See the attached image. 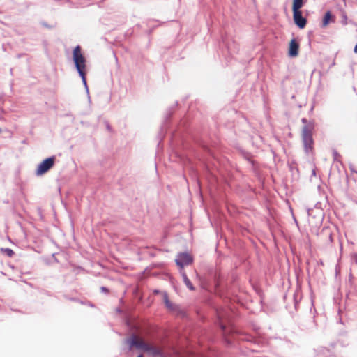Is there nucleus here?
<instances>
[{"label":"nucleus","mask_w":357,"mask_h":357,"mask_svg":"<svg viewBox=\"0 0 357 357\" xmlns=\"http://www.w3.org/2000/svg\"><path fill=\"white\" fill-rule=\"evenodd\" d=\"M290 169L293 171L294 168L291 166H290Z\"/></svg>","instance_id":"obj_37"},{"label":"nucleus","mask_w":357,"mask_h":357,"mask_svg":"<svg viewBox=\"0 0 357 357\" xmlns=\"http://www.w3.org/2000/svg\"><path fill=\"white\" fill-rule=\"evenodd\" d=\"M41 25L45 28H47L49 29H52L54 28V26L53 25H50L49 24H47V22H41Z\"/></svg>","instance_id":"obj_22"},{"label":"nucleus","mask_w":357,"mask_h":357,"mask_svg":"<svg viewBox=\"0 0 357 357\" xmlns=\"http://www.w3.org/2000/svg\"><path fill=\"white\" fill-rule=\"evenodd\" d=\"M300 299H298L297 296L296 294L294 295V307L296 309L298 304H299Z\"/></svg>","instance_id":"obj_23"},{"label":"nucleus","mask_w":357,"mask_h":357,"mask_svg":"<svg viewBox=\"0 0 357 357\" xmlns=\"http://www.w3.org/2000/svg\"><path fill=\"white\" fill-rule=\"evenodd\" d=\"M170 300L169 299V296H168V294L167 292H164L163 293V301H164V303H165L166 302H168Z\"/></svg>","instance_id":"obj_26"},{"label":"nucleus","mask_w":357,"mask_h":357,"mask_svg":"<svg viewBox=\"0 0 357 357\" xmlns=\"http://www.w3.org/2000/svg\"><path fill=\"white\" fill-rule=\"evenodd\" d=\"M116 312H119V313H121V310L119 307H117L116 308Z\"/></svg>","instance_id":"obj_33"},{"label":"nucleus","mask_w":357,"mask_h":357,"mask_svg":"<svg viewBox=\"0 0 357 357\" xmlns=\"http://www.w3.org/2000/svg\"><path fill=\"white\" fill-rule=\"evenodd\" d=\"M242 156L251 165V167H252V169L253 170V172H255V173H258V172H259L258 163L252 159V155H251V153H250L248 152L243 151L242 153Z\"/></svg>","instance_id":"obj_11"},{"label":"nucleus","mask_w":357,"mask_h":357,"mask_svg":"<svg viewBox=\"0 0 357 357\" xmlns=\"http://www.w3.org/2000/svg\"><path fill=\"white\" fill-rule=\"evenodd\" d=\"M344 1H345V0H343Z\"/></svg>","instance_id":"obj_39"},{"label":"nucleus","mask_w":357,"mask_h":357,"mask_svg":"<svg viewBox=\"0 0 357 357\" xmlns=\"http://www.w3.org/2000/svg\"><path fill=\"white\" fill-rule=\"evenodd\" d=\"M180 273L183 278V281L184 284H185V286L187 287V288L190 291H195V287L193 285V284L192 283V282L190 281V280L188 278L185 271L180 270Z\"/></svg>","instance_id":"obj_14"},{"label":"nucleus","mask_w":357,"mask_h":357,"mask_svg":"<svg viewBox=\"0 0 357 357\" xmlns=\"http://www.w3.org/2000/svg\"><path fill=\"white\" fill-rule=\"evenodd\" d=\"M72 59L74 67L79 74V76L82 79V82L89 96V99L90 100L89 86L86 81L87 61L84 54L82 52V47L80 45H77L73 48L72 52Z\"/></svg>","instance_id":"obj_2"},{"label":"nucleus","mask_w":357,"mask_h":357,"mask_svg":"<svg viewBox=\"0 0 357 357\" xmlns=\"http://www.w3.org/2000/svg\"><path fill=\"white\" fill-rule=\"evenodd\" d=\"M353 278H354V276H353L352 273H350V274L349 275V279L347 281V286L349 287L350 288H353V286H354Z\"/></svg>","instance_id":"obj_19"},{"label":"nucleus","mask_w":357,"mask_h":357,"mask_svg":"<svg viewBox=\"0 0 357 357\" xmlns=\"http://www.w3.org/2000/svg\"><path fill=\"white\" fill-rule=\"evenodd\" d=\"M306 0H293L292 1V11H299L300 9L305 5Z\"/></svg>","instance_id":"obj_15"},{"label":"nucleus","mask_w":357,"mask_h":357,"mask_svg":"<svg viewBox=\"0 0 357 357\" xmlns=\"http://www.w3.org/2000/svg\"><path fill=\"white\" fill-rule=\"evenodd\" d=\"M341 23L343 24V25H346L348 23V18H347V14L343 12L342 13V20H341Z\"/></svg>","instance_id":"obj_21"},{"label":"nucleus","mask_w":357,"mask_h":357,"mask_svg":"<svg viewBox=\"0 0 357 357\" xmlns=\"http://www.w3.org/2000/svg\"><path fill=\"white\" fill-rule=\"evenodd\" d=\"M178 105V102H176L175 105L171 107L165 114L158 135L159 139L158 149L162 150V142L167 135H169L168 143L172 151L185 146V139L181 131V127L185 128L186 126V121L182 118L176 124H174L172 121L174 113Z\"/></svg>","instance_id":"obj_1"},{"label":"nucleus","mask_w":357,"mask_h":357,"mask_svg":"<svg viewBox=\"0 0 357 357\" xmlns=\"http://www.w3.org/2000/svg\"><path fill=\"white\" fill-rule=\"evenodd\" d=\"M137 357H144L143 354H139Z\"/></svg>","instance_id":"obj_35"},{"label":"nucleus","mask_w":357,"mask_h":357,"mask_svg":"<svg viewBox=\"0 0 357 357\" xmlns=\"http://www.w3.org/2000/svg\"><path fill=\"white\" fill-rule=\"evenodd\" d=\"M335 20V16L333 15L331 11L327 10L323 17H322V22L321 24V28L326 27L331 22H334Z\"/></svg>","instance_id":"obj_12"},{"label":"nucleus","mask_w":357,"mask_h":357,"mask_svg":"<svg viewBox=\"0 0 357 357\" xmlns=\"http://www.w3.org/2000/svg\"><path fill=\"white\" fill-rule=\"evenodd\" d=\"M100 291H101V292L105 293V294H109V288H107V287H104V286L100 287Z\"/></svg>","instance_id":"obj_25"},{"label":"nucleus","mask_w":357,"mask_h":357,"mask_svg":"<svg viewBox=\"0 0 357 357\" xmlns=\"http://www.w3.org/2000/svg\"><path fill=\"white\" fill-rule=\"evenodd\" d=\"M56 156L52 155L43 160L36 167L35 175L42 176L47 173L56 164Z\"/></svg>","instance_id":"obj_6"},{"label":"nucleus","mask_w":357,"mask_h":357,"mask_svg":"<svg viewBox=\"0 0 357 357\" xmlns=\"http://www.w3.org/2000/svg\"><path fill=\"white\" fill-rule=\"evenodd\" d=\"M220 47L222 49H225V50L229 53L231 54L232 47L231 45H235L234 42L231 43L227 36H222L221 37V43L220 44Z\"/></svg>","instance_id":"obj_13"},{"label":"nucleus","mask_w":357,"mask_h":357,"mask_svg":"<svg viewBox=\"0 0 357 357\" xmlns=\"http://www.w3.org/2000/svg\"><path fill=\"white\" fill-rule=\"evenodd\" d=\"M199 146H200L202 148H203L204 149H207L206 145L204 142H199Z\"/></svg>","instance_id":"obj_29"},{"label":"nucleus","mask_w":357,"mask_h":357,"mask_svg":"<svg viewBox=\"0 0 357 357\" xmlns=\"http://www.w3.org/2000/svg\"><path fill=\"white\" fill-rule=\"evenodd\" d=\"M350 170H351V172H354V173H356V174H357V171H356V170H355L352 166H351V167H350Z\"/></svg>","instance_id":"obj_31"},{"label":"nucleus","mask_w":357,"mask_h":357,"mask_svg":"<svg viewBox=\"0 0 357 357\" xmlns=\"http://www.w3.org/2000/svg\"><path fill=\"white\" fill-rule=\"evenodd\" d=\"M183 119L186 121V126L185 128L181 127V131L185 139V146L178 148L176 150H173V151L176 155V156L179 158L188 157V153H185L188 151L190 154L192 155V156L195 157L199 161H202V158L199 153L196 150V149L188 141V137H189L190 139H192V140H194L189 128V120L187 117H183Z\"/></svg>","instance_id":"obj_3"},{"label":"nucleus","mask_w":357,"mask_h":357,"mask_svg":"<svg viewBox=\"0 0 357 357\" xmlns=\"http://www.w3.org/2000/svg\"><path fill=\"white\" fill-rule=\"evenodd\" d=\"M349 23H351V24H355V23H354L353 21H351V20H350V21H349Z\"/></svg>","instance_id":"obj_36"},{"label":"nucleus","mask_w":357,"mask_h":357,"mask_svg":"<svg viewBox=\"0 0 357 357\" xmlns=\"http://www.w3.org/2000/svg\"><path fill=\"white\" fill-rule=\"evenodd\" d=\"M161 293V291L160 289H155L153 290V294L155 295H158Z\"/></svg>","instance_id":"obj_30"},{"label":"nucleus","mask_w":357,"mask_h":357,"mask_svg":"<svg viewBox=\"0 0 357 357\" xmlns=\"http://www.w3.org/2000/svg\"><path fill=\"white\" fill-rule=\"evenodd\" d=\"M354 52L356 53V54L357 53V43L354 46Z\"/></svg>","instance_id":"obj_32"},{"label":"nucleus","mask_w":357,"mask_h":357,"mask_svg":"<svg viewBox=\"0 0 357 357\" xmlns=\"http://www.w3.org/2000/svg\"><path fill=\"white\" fill-rule=\"evenodd\" d=\"M0 132H1V128H0Z\"/></svg>","instance_id":"obj_38"},{"label":"nucleus","mask_w":357,"mask_h":357,"mask_svg":"<svg viewBox=\"0 0 357 357\" xmlns=\"http://www.w3.org/2000/svg\"><path fill=\"white\" fill-rule=\"evenodd\" d=\"M71 300L74 301H79V302H80V303L84 304V305H88L89 306H90L91 307H95V305L93 303L89 301H87L86 302H83L82 301H79L78 299L74 298H71Z\"/></svg>","instance_id":"obj_20"},{"label":"nucleus","mask_w":357,"mask_h":357,"mask_svg":"<svg viewBox=\"0 0 357 357\" xmlns=\"http://www.w3.org/2000/svg\"><path fill=\"white\" fill-rule=\"evenodd\" d=\"M332 155H333V158L334 161H340V160L342 157L341 155L337 152V151L336 149L332 150Z\"/></svg>","instance_id":"obj_18"},{"label":"nucleus","mask_w":357,"mask_h":357,"mask_svg":"<svg viewBox=\"0 0 357 357\" xmlns=\"http://www.w3.org/2000/svg\"><path fill=\"white\" fill-rule=\"evenodd\" d=\"M0 252L8 257H13L15 255V252L9 248H1Z\"/></svg>","instance_id":"obj_16"},{"label":"nucleus","mask_w":357,"mask_h":357,"mask_svg":"<svg viewBox=\"0 0 357 357\" xmlns=\"http://www.w3.org/2000/svg\"><path fill=\"white\" fill-rule=\"evenodd\" d=\"M175 262L180 268H183L193 262V258L188 252H182L177 255Z\"/></svg>","instance_id":"obj_8"},{"label":"nucleus","mask_w":357,"mask_h":357,"mask_svg":"<svg viewBox=\"0 0 357 357\" xmlns=\"http://www.w3.org/2000/svg\"><path fill=\"white\" fill-rule=\"evenodd\" d=\"M125 343L128 345L130 351L132 350V349H136L146 353L152 357L162 356V351L160 348L152 346L142 340H138L134 334L128 336L125 340Z\"/></svg>","instance_id":"obj_4"},{"label":"nucleus","mask_w":357,"mask_h":357,"mask_svg":"<svg viewBox=\"0 0 357 357\" xmlns=\"http://www.w3.org/2000/svg\"><path fill=\"white\" fill-rule=\"evenodd\" d=\"M312 176H315L316 175V172L314 169L312 170Z\"/></svg>","instance_id":"obj_34"},{"label":"nucleus","mask_w":357,"mask_h":357,"mask_svg":"<svg viewBox=\"0 0 357 357\" xmlns=\"http://www.w3.org/2000/svg\"><path fill=\"white\" fill-rule=\"evenodd\" d=\"M207 280L208 283L213 282L217 289L222 288V282L223 276L221 272L214 267H211L207 271Z\"/></svg>","instance_id":"obj_7"},{"label":"nucleus","mask_w":357,"mask_h":357,"mask_svg":"<svg viewBox=\"0 0 357 357\" xmlns=\"http://www.w3.org/2000/svg\"><path fill=\"white\" fill-rule=\"evenodd\" d=\"M299 42L295 38H293L289 43L288 56L290 58L296 57L299 54Z\"/></svg>","instance_id":"obj_9"},{"label":"nucleus","mask_w":357,"mask_h":357,"mask_svg":"<svg viewBox=\"0 0 357 357\" xmlns=\"http://www.w3.org/2000/svg\"><path fill=\"white\" fill-rule=\"evenodd\" d=\"M309 121H309V120H307V119L306 118H305V117H303V118H302V119H301V122H302V123H303V124H304V126H305V125H307V123H309Z\"/></svg>","instance_id":"obj_27"},{"label":"nucleus","mask_w":357,"mask_h":357,"mask_svg":"<svg viewBox=\"0 0 357 357\" xmlns=\"http://www.w3.org/2000/svg\"><path fill=\"white\" fill-rule=\"evenodd\" d=\"M316 123L314 120H310L307 125L303 126L302 128L301 137L304 150L306 153L312 151L314 149V141L313 139V132L315 129Z\"/></svg>","instance_id":"obj_5"},{"label":"nucleus","mask_w":357,"mask_h":357,"mask_svg":"<svg viewBox=\"0 0 357 357\" xmlns=\"http://www.w3.org/2000/svg\"><path fill=\"white\" fill-rule=\"evenodd\" d=\"M165 305L168 310L171 311H175L178 308V306L173 303L171 301L166 302Z\"/></svg>","instance_id":"obj_17"},{"label":"nucleus","mask_w":357,"mask_h":357,"mask_svg":"<svg viewBox=\"0 0 357 357\" xmlns=\"http://www.w3.org/2000/svg\"><path fill=\"white\" fill-rule=\"evenodd\" d=\"M292 13L293 20L296 26L300 29H304L306 26L307 21V19L303 16L301 11H292Z\"/></svg>","instance_id":"obj_10"},{"label":"nucleus","mask_w":357,"mask_h":357,"mask_svg":"<svg viewBox=\"0 0 357 357\" xmlns=\"http://www.w3.org/2000/svg\"><path fill=\"white\" fill-rule=\"evenodd\" d=\"M105 127H106V129L109 131V132H112V126L109 124V123L107 121H105Z\"/></svg>","instance_id":"obj_24"},{"label":"nucleus","mask_w":357,"mask_h":357,"mask_svg":"<svg viewBox=\"0 0 357 357\" xmlns=\"http://www.w3.org/2000/svg\"><path fill=\"white\" fill-rule=\"evenodd\" d=\"M353 261L357 264V254L355 253L352 255Z\"/></svg>","instance_id":"obj_28"}]
</instances>
